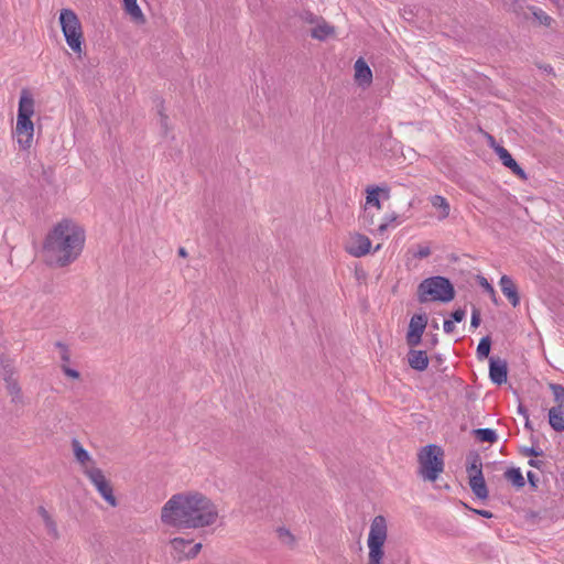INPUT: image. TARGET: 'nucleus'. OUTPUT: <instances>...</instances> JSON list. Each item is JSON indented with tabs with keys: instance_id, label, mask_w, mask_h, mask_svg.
I'll use <instances>...</instances> for the list:
<instances>
[{
	"instance_id": "obj_50",
	"label": "nucleus",
	"mask_w": 564,
	"mask_h": 564,
	"mask_svg": "<svg viewBox=\"0 0 564 564\" xmlns=\"http://www.w3.org/2000/svg\"><path fill=\"white\" fill-rule=\"evenodd\" d=\"M177 252H178V256H180V257H183V258H186V257H187V251H186V249H185V248H183V247L178 248V251H177Z\"/></svg>"
},
{
	"instance_id": "obj_4",
	"label": "nucleus",
	"mask_w": 564,
	"mask_h": 564,
	"mask_svg": "<svg viewBox=\"0 0 564 564\" xmlns=\"http://www.w3.org/2000/svg\"><path fill=\"white\" fill-rule=\"evenodd\" d=\"M417 301L420 303L442 302L448 303L455 297V289L449 279L435 275L424 279L417 285Z\"/></svg>"
},
{
	"instance_id": "obj_20",
	"label": "nucleus",
	"mask_w": 564,
	"mask_h": 564,
	"mask_svg": "<svg viewBox=\"0 0 564 564\" xmlns=\"http://www.w3.org/2000/svg\"><path fill=\"white\" fill-rule=\"evenodd\" d=\"M39 514L42 517V519L44 521L47 533L51 536L56 539L58 536L57 525H56L55 521L53 520V518L47 512V510L44 507H40Z\"/></svg>"
},
{
	"instance_id": "obj_35",
	"label": "nucleus",
	"mask_w": 564,
	"mask_h": 564,
	"mask_svg": "<svg viewBox=\"0 0 564 564\" xmlns=\"http://www.w3.org/2000/svg\"><path fill=\"white\" fill-rule=\"evenodd\" d=\"M480 325V311L476 307L471 312L470 326L477 328Z\"/></svg>"
},
{
	"instance_id": "obj_54",
	"label": "nucleus",
	"mask_w": 564,
	"mask_h": 564,
	"mask_svg": "<svg viewBox=\"0 0 564 564\" xmlns=\"http://www.w3.org/2000/svg\"><path fill=\"white\" fill-rule=\"evenodd\" d=\"M432 343H433V344H436V343H437V339H436V338L432 339Z\"/></svg>"
},
{
	"instance_id": "obj_18",
	"label": "nucleus",
	"mask_w": 564,
	"mask_h": 564,
	"mask_svg": "<svg viewBox=\"0 0 564 564\" xmlns=\"http://www.w3.org/2000/svg\"><path fill=\"white\" fill-rule=\"evenodd\" d=\"M549 423L554 431H564V406L554 405L549 410Z\"/></svg>"
},
{
	"instance_id": "obj_23",
	"label": "nucleus",
	"mask_w": 564,
	"mask_h": 564,
	"mask_svg": "<svg viewBox=\"0 0 564 564\" xmlns=\"http://www.w3.org/2000/svg\"><path fill=\"white\" fill-rule=\"evenodd\" d=\"M433 207L441 209L442 214L440 216L441 219L447 218L449 215V204L447 199L441 195H434L430 199Z\"/></svg>"
},
{
	"instance_id": "obj_9",
	"label": "nucleus",
	"mask_w": 564,
	"mask_h": 564,
	"mask_svg": "<svg viewBox=\"0 0 564 564\" xmlns=\"http://www.w3.org/2000/svg\"><path fill=\"white\" fill-rule=\"evenodd\" d=\"M171 555L177 562L192 560L198 555L202 550V543L192 544V540L174 538L170 542Z\"/></svg>"
},
{
	"instance_id": "obj_26",
	"label": "nucleus",
	"mask_w": 564,
	"mask_h": 564,
	"mask_svg": "<svg viewBox=\"0 0 564 564\" xmlns=\"http://www.w3.org/2000/svg\"><path fill=\"white\" fill-rule=\"evenodd\" d=\"M495 151L499 159L501 160L502 164L508 169H511L517 164V161L512 158V155L506 148L498 145L495 148Z\"/></svg>"
},
{
	"instance_id": "obj_29",
	"label": "nucleus",
	"mask_w": 564,
	"mask_h": 564,
	"mask_svg": "<svg viewBox=\"0 0 564 564\" xmlns=\"http://www.w3.org/2000/svg\"><path fill=\"white\" fill-rule=\"evenodd\" d=\"M381 189L379 187L371 188L367 191V198L366 203L367 205H370L371 207H375L377 210L381 209V204L379 200V192Z\"/></svg>"
},
{
	"instance_id": "obj_22",
	"label": "nucleus",
	"mask_w": 564,
	"mask_h": 564,
	"mask_svg": "<svg viewBox=\"0 0 564 564\" xmlns=\"http://www.w3.org/2000/svg\"><path fill=\"white\" fill-rule=\"evenodd\" d=\"M505 478L512 482L517 488H522L525 485L524 477L520 468L511 467L505 471Z\"/></svg>"
},
{
	"instance_id": "obj_51",
	"label": "nucleus",
	"mask_w": 564,
	"mask_h": 564,
	"mask_svg": "<svg viewBox=\"0 0 564 564\" xmlns=\"http://www.w3.org/2000/svg\"><path fill=\"white\" fill-rule=\"evenodd\" d=\"M524 426H525L527 429H529V430H533V429H532V426H531V423H530L529 417H528V419H525V425H524Z\"/></svg>"
},
{
	"instance_id": "obj_31",
	"label": "nucleus",
	"mask_w": 564,
	"mask_h": 564,
	"mask_svg": "<svg viewBox=\"0 0 564 564\" xmlns=\"http://www.w3.org/2000/svg\"><path fill=\"white\" fill-rule=\"evenodd\" d=\"M479 285L490 295L491 301L497 305L498 299L494 286L488 282L485 276H478Z\"/></svg>"
},
{
	"instance_id": "obj_7",
	"label": "nucleus",
	"mask_w": 564,
	"mask_h": 564,
	"mask_svg": "<svg viewBox=\"0 0 564 564\" xmlns=\"http://www.w3.org/2000/svg\"><path fill=\"white\" fill-rule=\"evenodd\" d=\"M59 23L67 45L74 53L80 55L84 36L78 17L70 9H62L59 12Z\"/></svg>"
},
{
	"instance_id": "obj_21",
	"label": "nucleus",
	"mask_w": 564,
	"mask_h": 564,
	"mask_svg": "<svg viewBox=\"0 0 564 564\" xmlns=\"http://www.w3.org/2000/svg\"><path fill=\"white\" fill-rule=\"evenodd\" d=\"M72 447H73L74 456L79 464L85 465L88 462H90L91 457H90L89 453L83 447V445L80 444V442L78 440L74 438L72 441Z\"/></svg>"
},
{
	"instance_id": "obj_44",
	"label": "nucleus",
	"mask_w": 564,
	"mask_h": 564,
	"mask_svg": "<svg viewBox=\"0 0 564 564\" xmlns=\"http://www.w3.org/2000/svg\"><path fill=\"white\" fill-rule=\"evenodd\" d=\"M470 510H471L473 512H475L476 514H479V516H481V517H484V518H487V519H490V518H492V517H494L492 512H490V511H488V510H484V509H473V508H470Z\"/></svg>"
},
{
	"instance_id": "obj_25",
	"label": "nucleus",
	"mask_w": 564,
	"mask_h": 564,
	"mask_svg": "<svg viewBox=\"0 0 564 564\" xmlns=\"http://www.w3.org/2000/svg\"><path fill=\"white\" fill-rule=\"evenodd\" d=\"M474 434L482 443H495L498 438L497 433L491 429H477Z\"/></svg>"
},
{
	"instance_id": "obj_37",
	"label": "nucleus",
	"mask_w": 564,
	"mask_h": 564,
	"mask_svg": "<svg viewBox=\"0 0 564 564\" xmlns=\"http://www.w3.org/2000/svg\"><path fill=\"white\" fill-rule=\"evenodd\" d=\"M451 316L453 322L460 323L466 316V311L463 308H457L452 313Z\"/></svg>"
},
{
	"instance_id": "obj_47",
	"label": "nucleus",
	"mask_w": 564,
	"mask_h": 564,
	"mask_svg": "<svg viewBox=\"0 0 564 564\" xmlns=\"http://www.w3.org/2000/svg\"><path fill=\"white\" fill-rule=\"evenodd\" d=\"M528 464L531 466V467H534V468H538V469H541L542 466H543V462L542 460H539V459H530L528 462Z\"/></svg>"
},
{
	"instance_id": "obj_14",
	"label": "nucleus",
	"mask_w": 564,
	"mask_h": 564,
	"mask_svg": "<svg viewBox=\"0 0 564 564\" xmlns=\"http://www.w3.org/2000/svg\"><path fill=\"white\" fill-rule=\"evenodd\" d=\"M499 286L503 295L508 299V301L513 307L520 305V295L518 292V288L510 276L502 275L499 281Z\"/></svg>"
},
{
	"instance_id": "obj_43",
	"label": "nucleus",
	"mask_w": 564,
	"mask_h": 564,
	"mask_svg": "<svg viewBox=\"0 0 564 564\" xmlns=\"http://www.w3.org/2000/svg\"><path fill=\"white\" fill-rule=\"evenodd\" d=\"M443 328L446 334H452L455 329L454 322L451 319H445L444 324H443Z\"/></svg>"
},
{
	"instance_id": "obj_11",
	"label": "nucleus",
	"mask_w": 564,
	"mask_h": 564,
	"mask_svg": "<svg viewBox=\"0 0 564 564\" xmlns=\"http://www.w3.org/2000/svg\"><path fill=\"white\" fill-rule=\"evenodd\" d=\"M370 248V239L367 236L360 234L351 236L346 246L347 252L357 258L366 256L369 252Z\"/></svg>"
},
{
	"instance_id": "obj_5",
	"label": "nucleus",
	"mask_w": 564,
	"mask_h": 564,
	"mask_svg": "<svg viewBox=\"0 0 564 564\" xmlns=\"http://www.w3.org/2000/svg\"><path fill=\"white\" fill-rule=\"evenodd\" d=\"M420 475L430 481H435L444 470V452L434 444L421 448L417 454Z\"/></svg>"
},
{
	"instance_id": "obj_45",
	"label": "nucleus",
	"mask_w": 564,
	"mask_h": 564,
	"mask_svg": "<svg viewBox=\"0 0 564 564\" xmlns=\"http://www.w3.org/2000/svg\"><path fill=\"white\" fill-rule=\"evenodd\" d=\"M527 477H528V480L530 482V485L535 488L536 487V482H538V477L535 476V474L533 471H528L527 473Z\"/></svg>"
},
{
	"instance_id": "obj_48",
	"label": "nucleus",
	"mask_w": 564,
	"mask_h": 564,
	"mask_svg": "<svg viewBox=\"0 0 564 564\" xmlns=\"http://www.w3.org/2000/svg\"><path fill=\"white\" fill-rule=\"evenodd\" d=\"M518 412H519V413H520L524 419H528L529 413H528V410H527V408H525L524 405L519 404V406H518Z\"/></svg>"
},
{
	"instance_id": "obj_15",
	"label": "nucleus",
	"mask_w": 564,
	"mask_h": 564,
	"mask_svg": "<svg viewBox=\"0 0 564 564\" xmlns=\"http://www.w3.org/2000/svg\"><path fill=\"white\" fill-rule=\"evenodd\" d=\"M355 79L360 86H369L372 82V72L364 58L355 62Z\"/></svg>"
},
{
	"instance_id": "obj_28",
	"label": "nucleus",
	"mask_w": 564,
	"mask_h": 564,
	"mask_svg": "<svg viewBox=\"0 0 564 564\" xmlns=\"http://www.w3.org/2000/svg\"><path fill=\"white\" fill-rule=\"evenodd\" d=\"M491 339L489 336H485L480 339L477 346V357L478 359L487 358L490 354Z\"/></svg>"
},
{
	"instance_id": "obj_40",
	"label": "nucleus",
	"mask_w": 564,
	"mask_h": 564,
	"mask_svg": "<svg viewBox=\"0 0 564 564\" xmlns=\"http://www.w3.org/2000/svg\"><path fill=\"white\" fill-rule=\"evenodd\" d=\"M510 170L512 171L513 174H516L521 180H527V173L518 163Z\"/></svg>"
},
{
	"instance_id": "obj_10",
	"label": "nucleus",
	"mask_w": 564,
	"mask_h": 564,
	"mask_svg": "<svg viewBox=\"0 0 564 564\" xmlns=\"http://www.w3.org/2000/svg\"><path fill=\"white\" fill-rule=\"evenodd\" d=\"M427 317L425 314H415L409 324L406 340L410 346H416L421 343L422 334L425 330Z\"/></svg>"
},
{
	"instance_id": "obj_2",
	"label": "nucleus",
	"mask_w": 564,
	"mask_h": 564,
	"mask_svg": "<svg viewBox=\"0 0 564 564\" xmlns=\"http://www.w3.org/2000/svg\"><path fill=\"white\" fill-rule=\"evenodd\" d=\"M84 243V229L72 220H62L45 238L44 260L53 267H66L80 256Z\"/></svg>"
},
{
	"instance_id": "obj_3",
	"label": "nucleus",
	"mask_w": 564,
	"mask_h": 564,
	"mask_svg": "<svg viewBox=\"0 0 564 564\" xmlns=\"http://www.w3.org/2000/svg\"><path fill=\"white\" fill-rule=\"evenodd\" d=\"M34 113V99L28 89H22L14 134L21 149L31 148L34 134V124L31 120Z\"/></svg>"
},
{
	"instance_id": "obj_32",
	"label": "nucleus",
	"mask_w": 564,
	"mask_h": 564,
	"mask_svg": "<svg viewBox=\"0 0 564 564\" xmlns=\"http://www.w3.org/2000/svg\"><path fill=\"white\" fill-rule=\"evenodd\" d=\"M276 534H278V536H279V539L281 540L282 543H284L286 545H293L294 536L290 532V530H288L284 527H281V528L276 529Z\"/></svg>"
},
{
	"instance_id": "obj_16",
	"label": "nucleus",
	"mask_w": 564,
	"mask_h": 564,
	"mask_svg": "<svg viewBox=\"0 0 564 564\" xmlns=\"http://www.w3.org/2000/svg\"><path fill=\"white\" fill-rule=\"evenodd\" d=\"M469 487L473 494L480 500H486L489 496L488 488L482 473L469 477Z\"/></svg>"
},
{
	"instance_id": "obj_27",
	"label": "nucleus",
	"mask_w": 564,
	"mask_h": 564,
	"mask_svg": "<svg viewBox=\"0 0 564 564\" xmlns=\"http://www.w3.org/2000/svg\"><path fill=\"white\" fill-rule=\"evenodd\" d=\"M469 464L467 466L468 478L473 475H477L478 473H482V463L481 458L478 454H474L468 457Z\"/></svg>"
},
{
	"instance_id": "obj_39",
	"label": "nucleus",
	"mask_w": 564,
	"mask_h": 564,
	"mask_svg": "<svg viewBox=\"0 0 564 564\" xmlns=\"http://www.w3.org/2000/svg\"><path fill=\"white\" fill-rule=\"evenodd\" d=\"M62 370L69 378L78 379L80 377V375H79V372L77 370L72 369V368H69L67 366H62Z\"/></svg>"
},
{
	"instance_id": "obj_36",
	"label": "nucleus",
	"mask_w": 564,
	"mask_h": 564,
	"mask_svg": "<svg viewBox=\"0 0 564 564\" xmlns=\"http://www.w3.org/2000/svg\"><path fill=\"white\" fill-rule=\"evenodd\" d=\"M522 454L527 457H538L543 455V452L541 449H538L535 447H524L522 451Z\"/></svg>"
},
{
	"instance_id": "obj_19",
	"label": "nucleus",
	"mask_w": 564,
	"mask_h": 564,
	"mask_svg": "<svg viewBox=\"0 0 564 564\" xmlns=\"http://www.w3.org/2000/svg\"><path fill=\"white\" fill-rule=\"evenodd\" d=\"M124 10L131 17V19L138 23L143 24L145 22V17L139 7L137 0H123Z\"/></svg>"
},
{
	"instance_id": "obj_52",
	"label": "nucleus",
	"mask_w": 564,
	"mask_h": 564,
	"mask_svg": "<svg viewBox=\"0 0 564 564\" xmlns=\"http://www.w3.org/2000/svg\"><path fill=\"white\" fill-rule=\"evenodd\" d=\"M386 228H387V224H380V225H379V227H378V229H379L380 231L386 230Z\"/></svg>"
},
{
	"instance_id": "obj_24",
	"label": "nucleus",
	"mask_w": 564,
	"mask_h": 564,
	"mask_svg": "<svg viewBox=\"0 0 564 564\" xmlns=\"http://www.w3.org/2000/svg\"><path fill=\"white\" fill-rule=\"evenodd\" d=\"M334 33V28L323 21V23L317 24L311 32L312 37L317 40H325L330 34Z\"/></svg>"
},
{
	"instance_id": "obj_42",
	"label": "nucleus",
	"mask_w": 564,
	"mask_h": 564,
	"mask_svg": "<svg viewBox=\"0 0 564 564\" xmlns=\"http://www.w3.org/2000/svg\"><path fill=\"white\" fill-rule=\"evenodd\" d=\"M302 19L305 22L311 23V24L316 23L318 21V17H316L315 14H313L312 12H308V11H306L302 14Z\"/></svg>"
},
{
	"instance_id": "obj_8",
	"label": "nucleus",
	"mask_w": 564,
	"mask_h": 564,
	"mask_svg": "<svg viewBox=\"0 0 564 564\" xmlns=\"http://www.w3.org/2000/svg\"><path fill=\"white\" fill-rule=\"evenodd\" d=\"M85 475L94 484L101 497L112 507L117 506V499L113 496L112 487L106 479L102 470L97 467L86 468Z\"/></svg>"
},
{
	"instance_id": "obj_17",
	"label": "nucleus",
	"mask_w": 564,
	"mask_h": 564,
	"mask_svg": "<svg viewBox=\"0 0 564 564\" xmlns=\"http://www.w3.org/2000/svg\"><path fill=\"white\" fill-rule=\"evenodd\" d=\"M408 362L412 369L424 371L429 366L426 351L411 349L408 354Z\"/></svg>"
},
{
	"instance_id": "obj_30",
	"label": "nucleus",
	"mask_w": 564,
	"mask_h": 564,
	"mask_svg": "<svg viewBox=\"0 0 564 564\" xmlns=\"http://www.w3.org/2000/svg\"><path fill=\"white\" fill-rule=\"evenodd\" d=\"M549 388L553 393L554 402L556 405L564 406V387L558 383H550Z\"/></svg>"
},
{
	"instance_id": "obj_33",
	"label": "nucleus",
	"mask_w": 564,
	"mask_h": 564,
	"mask_svg": "<svg viewBox=\"0 0 564 564\" xmlns=\"http://www.w3.org/2000/svg\"><path fill=\"white\" fill-rule=\"evenodd\" d=\"M532 13L541 24L546 26L551 25L553 19L550 15H547L543 10L539 8H532Z\"/></svg>"
},
{
	"instance_id": "obj_12",
	"label": "nucleus",
	"mask_w": 564,
	"mask_h": 564,
	"mask_svg": "<svg viewBox=\"0 0 564 564\" xmlns=\"http://www.w3.org/2000/svg\"><path fill=\"white\" fill-rule=\"evenodd\" d=\"M508 364L500 358L491 357L489 360V378L492 383L501 386L507 381Z\"/></svg>"
},
{
	"instance_id": "obj_1",
	"label": "nucleus",
	"mask_w": 564,
	"mask_h": 564,
	"mask_svg": "<svg viewBox=\"0 0 564 564\" xmlns=\"http://www.w3.org/2000/svg\"><path fill=\"white\" fill-rule=\"evenodd\" d=\"M217 518V507L200 492L173 495L161 510V521L177 529L209 527Z\"/></svg>"
},
{
	"instance_id": "obj_46",
	"label": "nucleus",
	"mask_w": 564,
	"mask_h": 564,
	"mask_svg": "<svg viewBox=\"0 0 564 564\" xmlns=\"http://www.w3.org/2000/svg\"><path fill=\"white\" fill-rule=\"evenodd\" d=\"M159 115H160V123H161V126L166 128V126H167V116L163 112L162 109L159 110Z\"/></svg>"
},
{
	"instance_id": "obj_6",
	"label": "nucleus",
	"mask_w": 564,
	"mask_h": 564,
	"mask_svg": "<svg viewBox=\"0 0 564 564\" xmlns=\"http://www.w3.org/2000/svg\"><path fill=\"white\" fill-rule=\"evenodd\" d=\"M388 525L383 516H376L370 524L367 540L369 549L368 564H381L384 555L383 545L387 540Z\"/></svg>"
},
{
	"instance_id": "obj_49",
	"label": "nucleus",
	"mask_w": 564,
	"mask_h": 564,
	"mask_svg": "<svg viewBox=\"0 0 564 564\" xmlns=\"http://www.w3.org/2000/svg\"><path fill=\"white\" fill-rule=\"evenodd\" d=\"M391 564H409L408 558H403L402 556H399L397 560H393Z\"/></svg>"
},
{
	"instance_id": "obj_41",
	"label": "nucleus",
	"mask_w": 564,
	"mask_h": 564,
	"mask_svg": "<svg viewBox=\"0 0 564 564\" xmlns=\"http://www.w3.org/2000/svg\"><path fill=\"white\" fill-rule=\"evenodd\" d=\"M431 254V249L429 247H420L415 252V257L419 259L427 258Z\"/></svg>"
},
{
	"instance_id": "obj_34",
	"label": "nucleus",
	"mask_w": 564,
	"mask_h": 564,
	"mask_svg": "<svg viewBox=\"0 0 564 564\" xmlns=\"http://www.w3.org/2000/svg\"><path fill=\"white\" fill-rule=\"evenodd\" d=\"M361 220L365 226H371L375 224L373 215H371L370 209L368 207L365 208L364 214L361 216Z\"/></svg>"
},
{
	"instance_id": "obj_13",
	"label": "nucleus",
	"mask_w": 564,
	"mask_h": 564,
	"mask_svg": "<svg viewBox=\"0 0 564 564\" xmlns=\"http://www.w3.org/2000/svg\"><path fill=\"white\" fill-rule=\"evenodd\" d=\"M3 380L7 383L8 393L11 395V401L13 403H22L23 397L21 392V388L18 381L13 378V369L10 365L3 366V370L1 372Z\"/></svg>"
},
{
	"instance_id": "obj_55",
	"label": "nucleus",
	"mask_w": 564,
	"mask_h": 564,
	"mask_svg": "<svg viewBox=\"0 0 564 564\" xmlns=\"http://www.w3.org/2000/svg\"><path fill=\"white\" fill-rule=\"evenodd\" d=\"M563 480H564V473L562 474Z\"/></svg>"
},
{
	"instance_id": "obj_38",
	"label": "nucleus",
	"mask_w": 564,
	"mask_h": 564,
	"mask_svg": "<svg viewBox=\"0 0 564 564\" xmlns=\"http://www.w3.org/2000/svg\"><path fill=\"white\" fill-rule=\"evenodd\" d=\"M56 347L61 349V358L63 361L65 362H68L69 361V352H68V349L66 347V345L57 341L56 343Z\"/></svg>"
},
{
	"instance_id": "obj_53",
	"label": "nucleus",
	"mask_w": 564,
	"mask_h": 564,
	"mask_svg": "<svg viewBox=\"0 0 564 564\" xmlns=\"http://www.w3.org/2000/svg\"><path fill=\"white\" fill-rule=\"evenodd\" d=\"M549 70H550V72L552 70V67H551V66L545 67V72H549Z\"/></svg>"
}]
</instances>
